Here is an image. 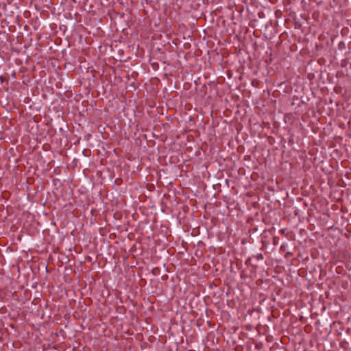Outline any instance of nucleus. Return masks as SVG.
Wrapping results in <instances>:
<instances>
[{
    "label": "nucleus",
    "instance_id": "f257e3e1",
    "mask_svg": "<svg viewBox=\"0 0 351 351\" xmlns=\"http://www.w3.org/2000/svg\"><path fill=\"white\" fill-rule=\"evenodd\" d=\"M258 258H263L262 255H261V254H260V255L258 256Z\"/></svg>",
    "mask_w": 351,
    "mask_h": 351
}]
</instances>
